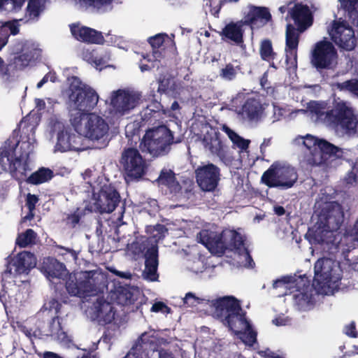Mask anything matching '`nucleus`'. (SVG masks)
Returning a JSON list of instances; mask_svg holds the SVG:
<instances>
[{"label":"nucleus","mask_w":358,"mask_h":358,"mask_svg":"<svg viewBox=\"0 0 358 358\" xmlns=\"http://www.w3.org/2000/svg\"><path fill=\"white\" fill-rule=\"evenodd\" d=\"M215 313L224 325L236 335L243 326L250 327L246 313L243 310L240 301L234 296H224L212 301Z\"/></svg>","instance_id":"f257e3e1"},{"label":"nucleus","mask_w":358,"mask_h":358,"mask_svg":"<svg viewBox=\"0 0 358 358\" xmlns=\"http://www.w3.org/2000/svg\"><path fill=\"white\" fill-rule=\"evenodd\" d=\"M20 141L8 139L3 147L0 148V166L5 172H9L12 178L17 179L18 169L22 166L23 172L27 171L32 145L29 141H23L20 145V149L24 150L19 156L15 157V151Z\"/></svg>","instance_id":"f03ea898"},{"label":"nucleus","mask_w":358,"mask_h":358,"mask_svg":"<svg viewBox=\"0 0 358 358\" xmlns=\"http://www.w3.org/2000/svg\"><path fill=\"white\" fill-rule=\"evenodd\" d=\"M174 143L173 132L165 125L150 128L146 130L141 141L140 148L153 157L164 156L168 154Z\"/></svg>","instance_id":"7ed1b4c3"},{"label":"nucleus","mask_w":358,"mask_h":358,"mask_svg":"<svg viewBox=\"0 0 358 358\" xmlns=\"http://www.w3.org/2000/svg\"><path fill=\"white\" fill-rule=\"evenodd\" d=\"M327 124L339 128L347 134L357 131L358 120L354 108L349 102L334 98L326 115Z\"/></svg>","instance_id":"20e7f679"},{"label":"nucleus","mask_w":358,"mask_h":358,"mask_svg":"<svg viewBox=\"0 0 358 358\" xmlns=\"http://www.w3.org/2000/svg\"><path fill=\"white\" fill-rule=\"evenodd\" d=\"M69 106L75 110L90 112L97 105L99 95L90 85L77 76L69 78Z\"/></svg>","instance_id":"39448f33"},{"label":"nucleus","mask_w":358,"mask_h":358,"mask_svg":"<svg viewBox=\"0 0 358 358\" xmlns=\"http://www.w3.org/2000/svg\"><path fill=\"white\" fill-rule=\"evenodd\" d=\"M297 179L298 174L294 167L275 162L262 174L261 182L270 188L287 189L293 187Z\"/></svg>","instance_id":"423d86ee"},{"label":"nucleus","mask_w":358,"mask_h":358,"mask_svg":"<svg viewBox=\"0 0 358 358\" xmlns=\"http://www.w3.org/2000/svg\"><path fill=\"white\" fill-rule=\"evenodd\" d=\"M119 162L122 168L124 179L127 182L137 181L146 174V161L136 148H124Z\"/></svg>","instance_id":"0eeeda50"},{"label":"nucleus","mask_w":358,"mask_h":358,"mask_svg":"<svg viewBox=\"0 0 358 358\" xmlns=\"http://www.w3.org/2000/svg\"><path fill=\"white\" fill-rule=\"evenodd\" d=\"M338 52L332 42L326 38L317 41L310 53V63L317 71L331 70L337 64Z\"/></svg>","instance_id":"6e6552de"},{"label":"nucleus","mask_w":358,"mask_h":358,"mask_svg":"<svg viewBox=\"0 0 358 358\" xmlns=\"http://www.w3.org/2000/svg\"><path fill=\"white\" fill-rule=\"evenodd\" d=\"M343 220L344 213L342 206L336 201L326 202L322 205L318 215L316 231H336L341 227Z\"/></svg>","instance_id":"1a4fd4ad"},{"label":"nucleus","mask_w":358,"mask_h":358,"mask_svg":"<svg viewBox=\"0 0 358 358\" xmlns=\"http://www.w3.org/2000/svg\"><path fill=\"white\" fill-rule=\"evenodd\" d=\"M93 282L94 279L87 272L73 273L69 275L65 287L69 295L85 298L98 292V287Z\"/></svg>","instance_id":"9d476101"},{"label":"nucleus","mask_w":358,"mask_h":358,"mask_svg":"<svg viewBox=\"0 0 358 358\" xmlns=\"http://www.w3.org/2000/svg\"><path fill=\"white\" fill-rule=\"evenodd\" d=\"M328 33L332 41L346 51L353 50L357 38L354 29L345 21L334 20L328 27Z\"/></svg>","instance_id":"9b49d317"},{"label":"nucleus","mask_w":358,"mask_h":358,"mask_svg":"<svg viewBox=\"0 0 358 358\" xmlns=\"http://www.w3.org/2000/svg\"><path fill=\"white\" fill-rule=\"evenodd\" d=\"M121 203L119 192L111 184L103 185L95 199L96 210L100 213H110Z\"/></svg>","instance_id":"f8f14e48"},{"label":"nucleus","mask_w":358,"mask_h":358,"mask_svg":"<svg viewBox=\"0 0 358 358\" xmlns=\"http://www.w3.org/2000/svg\"><path fill=\"white\" fill-rule=\"evenodd\" d=\"M220 176V168L212 163L200 166L195 170L196 182L203 192H213L219 184Z\"/></svg>","instance_id":"ddd939ff"},{"label":"nucleus","mask_w":358,"mask_h":358,"mask_svg":"<svg viewBox=\"0 0 358 358\" xmlns=\"http://www.w3.org/2000/svg\"><path fill=\"white\" fill-rule=\"evenodd\" d=\"M6 268L3 275L7 277L12 274V267H14L15 275L28 274L36 264L35 255L27 251H22L13 257H7Z\"/></svg>","instance_id":"4468645a"},{"label":"nucleus","mask_w":358,"mask_h":358,"mask_svg":"<svg viewBox=\"0 0 358 358\" xmlns=\"http://www.w3.org/2000/svg\"><path fill=\"white\" fill-rule=\"evenodd\" d=\"M141 95L133 91L119 89L113 92L110 105L115 113L124 115L134 109L139 103Z\"/></svg>","instance_id":"2eb2a0df"},{"label":"nucleus","mask_w":358,"mask_h":358,"mask_svg":"<svg viewBox=\"0 0 358 358\" xmlns=\"http://www.w3.org/2000/svg\"><path fill=\"white\" fill-rule=\"evenodd\" d=\"M242 19L245 25L250 27L252 30L259 29L273 23L272 15L268 7L253 4L248 6V11L244 13Z\"/></svg>","instance_id":"dca6fc26"},{"label":"nucleus","mask_w":358,"mask_h":358,"mask_svg":"<svg viewBox=\"0 0 358 358\" xmlns=\"http://www.w3.org/2000/svg\"><path fill=\"white\" fill-rule=\"evenodd\" d=\"M199 243L203 245L212 254L217 256L223 255L226 252L225 238L223 231L217 232L203 229L196 236Z\"/></svg>","instance_id":"f3484780"},{"label":"nucleus","mask_w":358,"mask_h":358,"mask_svg":"<svg viewBox=\"0 0 358 358\" xmlns=\"http://www.w3.org/2000/svg\"><path fill=\"white\" fill-rule=\"evenodd\" d=\"M116 310L111 303L103 298H98L90 308V317L99 324L105 325L115 320Z\"/></svg>","instance_id":"a211bd4d"},{"label":"nucleus","mask_w":358,"mask_h":358,"mask_svg":"<svg viewBox=\"0 0 358 358\" xmlns=\"http://www.w3.org/2000/svg\"><path fill=\"white\" fill-rule=\"evenodd\" d=\"M69 27L73 37L80 42L98 45H103L105 43L101 31L81 25L80 23L71 24Z\"/></svg>","instance_id":"6ab92c4d"},{"label":"nucleus","mask_w":358,"mask_h":358,"mask_svg":"<svg viewBox=\"0 0 358 358\" xmlns=\"http://www.w3.org/2000/svg\"><path fill=\"white\" fill-rule=\"evenodd\" d=\"M108 131V125L100 116L90 113L88 120L84 124L83 134L86 137L92 140H99L102 138Z\"/></svg>","instance_id":"aec40b11"},{"label":"nucleus","mask_w":358,"mask_h":358,"mask_svg":"<svg viewBox=\"0 0 358 358\" xmlns=\"http://www.w3.org/2000/svg\"><path fill=\"white\" fill-rule=\"evenodd\" d=\"M157 344L156 337L153 334L145 332L138 339L137 343L133 346L124 358H143L148 357L150 351L155 352Z\"/></svg>","instance_id":"412c9836"},{"label":"nucleus","mask_w":358,"mask_h":358,"mask_svg":"<svg viewBox=\"0 0 358 358\" xmlns=\"http://www.w3.org/2000/svg\"><path fill=\"white\" fill-rule=\"evenodd\" d=\"M289 15L301 31H304L313 24V13L307 5L295 3L289 10Z\"/></svg>","instance_id":"4be33fe9"},{"label":"nucleus","mask_w":358,"mask_h":358,"mask_svg":"<svg viewBox=\"0 0 358 358\" xmlns=\"http://www.w3.org/2000/svg\"><path fill=\"white\" fill-rule=\"evenodd\" d=\"M332 262L329 259H319L315 264L314 283L319 287L329 284L333 279Z\"/></svg>","instance_id":"5701e85b"},{"label":"nucleus","mask_w":358,"mask_h":358,"mask_svg":"<svg viewBox=\"0 0 358 358\" xmlns=\"http://www.w3.org/2000/svg\"><path fill=\"white\" fill-rule=\"evenodd\" d=\"M243 26L245 25L243 19L236 22H231L224 26L222 30L220 32V35L222 40L227 42H233L234 44L240 45L244 42Z\"/></svg>","instance_id":"b1692460"},{"label":"nucleus","mask_w":358,"mask_h":358,"mask_svg":"<svg viewBox=\"0 0 358 358\" xmlns=\"http://www.w3.org/2000/svg\"><path fill=\"white\" fill-rule=\"evenodd\" d=\"M145 271L144 274L146 279L150 281H156L159 278L157 273L158 247L152 245L145 253Z\"/></svg>","instance_id":"393cba45"},{"label":"nucleus","mask_w":358,"mask_h":358,"mask_svg":"<svg viewBox=\"0 0 358 358\" xmlns=\"http://www.w3.org/2000/svg\"><path fill=\"white\" fill-rule=\"evenodd\" d=\"M264 108L261 101L256 98H248L242 106L238 114L248 121H258L263 113Z\"/></svg>","instance_id":"a878e982"},{"label":"nucleus","mask_w":358,"mask_h":358,"mask_svg":"<svg viewBox=\"0 0 358 358\" xmlns=\"http://www.w3.org/2000/svg\"><path fill=\"white\" fill-rule=\"evenodd\" d=\"M42 270L50 280L54 278L61 279L68 274V271L64 264L59 262L54 257H48L43 260Z\"/></svg>","instance_id":"bb28decb"},{"label":"nucleus","mask_w":358,"mask_h":358,"mask_svg":"<svg viewBox=\"0 0 358 358\" xmlns=\"http://www.w3.org/2000/svg\"><path fill=\"white\" fill-rule=\"evenodd\" d=\"M318 148L320 149V152H322V155L328 165L334 161L343 159L344 152L343 149L325 139H321L319 141Z\"/></svg>","instance_id":"cd10ccee"},{"label":"nucleus","mask_w":358,"mask_h":358,"mask_svg":"<svg viewBox=\"0 0 358 358\" xmlns=\"http://www.w3.org/2000/svg\"><path fill=\"white\" fill-rule=\"evenodd\" d=\"M110 299L115 303L122 306H129L134 304L136 298L129 287L119 286L110 294Z\"/></svg>","instance_id":"c85d7f7f"},{"label":"nucleus","mask_w":358,"mask_h":358,"mask_svg":"<svg viewBox=\"0 0 358 358\" xmlns=\"http://www.w3.org/2000/svg\"><path fill=\"white\" fill-rule=\"evenodd\" d=\"M37 48H35L33 45L24 43L22 45L19 55L14 57V64L20 68L26 67L37 57Z\"/></svg>","instance_id":"c756f323"},{"label":"nucleus","mask_w":358,"mask_h":358,"mask_svg":"<svg viewBox=\"0 0 358 358\" xmlns=\"http://www.w3.org/2000/svg\"><path fill=\"white\" fill-rule=\"evenodd\" d=\"M223 236L225 238L226 250L241 252L244 247V239L243 236L234 229H224Z\"/></svg>","instance_id":"7c9ffc66"},{"label":"nucleus","mask_w":358,"mask_h":358,"mask_svg":"<svg viewBox=\"0 0 358 358\" xmlns=\"http://www.w3.org/2000/svg\"><path fill=\"white\" fill-rule=\"evenodd\" d=\"M61 320L62 318L59 315H52V318L48 323V329L45 335L55 336L60 342L66 343L69 339L66 332L63 329Z\"/></svg>","instance_id":"2f4dec72"},{"label":"nucleus","mask_w":358,"mask_h":358,"mask_svg":"<svg viewBox=\"0 0 358 358\" xmlns=\"http://www.w3.org/2000/svg\"><path fill=\"white\" fill-rule=\"evenodd\" d=\"M202 144L203 147L208 150L213 155L220 157L224 154L223 144L217 133H207L205 134L202 139Z\"/></svg>","instance_id":"473e14b6"},{"label":"nucleus","mask_w":358,"mask_h":358,"mask_svg":"<svg viewBox=\"0 0 358 358\" xmlns=\"http://www.w3.org/2000/svg\"><path fill=\"white\" fill-rule=\"evenodd\" d=\"M20 31L19 24L16 21L0 22V48L8 43L10 34L17 35Z\"/></svg>","instance_id":"72a5a7b5"},{"label":"nucleus","mask_w":358,"mask_h":358,"mask_svg":"<svg viewBox=\"0 0 358 358\" xmlns=\"http://www.w3.org/2000/svg\"><path fill=\"white\" fill-rule=\"evenodd\" d=\"M341 6L351 24L358 27V0H343Z\"/></svg>","instance_id":"f704fd0d"},{"label":"nucleus","mask_w":358,"mask_h":358,"mask_svg":"<svg viewBox=\"0 0 358 358\" xmlns=\"http://www.w3.org/2000/svg\"><path fill=\"white\" fill-rule=\"evenodd\" d=\"M54 177L53 171L49 168L41 167L32 173L27 179V182L31 185H40L48 182Z\"/></svg>","instance_id":"c9c22d12"},{"label":"nucleus","mask_w":358,"mask_h":358,"mask_svg":"<svg viewBox=\"0 0 358 358\" xmlns=\"http://www.w3.org/2000/svg\"><path fill=\"white\" fill-rule=\"evenodd\" d=\"M70 122L75 131L81 134L84 132V124L88 120L87 111L75 110L71 108Z\"/></svg>","instance_id":"e433bc0d"},{"label":"nucleus","mask_w":358,"mask_h":358,"mask_svg":"<svg viewBox=\"0 0 358 358\" xmlns=\"http://www.w3.org/2000/svg\"><path fill=\"white\" fill-rule=\"evenodd\" d=\"M114 0H78L81 6L91 8L99 13H105L113 8Z\"/></svg>","instance_id":"4c0bfd02"},{"label":"nucleus","mask_w":358,"mask_h":358,"mask_svg":"<svg viewBox=\"0 0 358 358\" xmlns=\"http://www.w3.org/2000/svg\"><path fill=\"white\" fill-rule=\"evenodd\" d=\"M82 59L94 66L96 69H102L106 66V62L103 57L98 56L94 50L83 49L81 52Z\"/></svg>","instance_id":"58836bf2"},{"label":"nucleus","mask_w":358,"mask_h":358,"mask_svg":"<svg viewBox=\"0 0 358 358\" xmlns=\"http://www.w3.org/2000/svg\"><path fill=\"white\" fill-rule=\"evenodd\" d=\"M301 30L297 27L296 28L294 25L288 24L286 27V35H285V47L298 48L299 43V36Z\"/></svg>","instance_id":"ea45409f"},{"label":"nucleus","mask_w":358,"mask_h":358,"mask_svg":"<svg viewBox=\"0 0 358 358\" xmlns=\"http://www.w3.org/2000/svg\"><path fill=\"white\" fill-rule=\"evenodd\" d=\"M36 233L32 229H27L25 231L17 235L15 244L24 248L36 243Z\"/></svg>","instance_id":"a19ab883"},{"label":"nucleus","mask_w":358,"mask_h":358,"mask_svg":"<svg viewBox=\"0 0 358 358\" xmlns=\"http://www.w3.org/2000/svg\"><path fill=\"white\" fill-rule=\"evenodd\" d=\"M304 160L306 163L310 166H328L318 147L310 150V152L305 156Z\"/></svg>","instance_id":"79ce46f5"},{"label":"nucleus","mask_w":358,"mask_h":358,"mask_svg":"<svg viewBox=\"0 0 358 358\" xmlns=\"http://www.w3.org/2000/svg\"><path fill=\"white\" fill-rule=\"evenodd\" d=\"M332 87L341 92H349L352 94L358 96V79L352 78L343 83H335L332 84Z\"/></svg>","instance_id":"37998d69"},{"label":"nucleus","mask_w":358,"mask_h":358,"mask_svg":"<svg viewBox=\"0 0 358 358\" xmlns=\"http://www.w3.org/2000/svg\"><path fill=\"white\" fill-rule=\"evenodd\" d=\"M259 54L261 58L267 62L273 61L276 57L277 54L273 51L272 42L270 39L266 38L261 41Z\"/></svg>","instance_id":"c03bdc74"},{"label":"nucleus","mask_w":358,"mask_h":358,"mask_svg":"<svg viewBox=\"0 0 358 358\" xmlns=\"http://www.w3.org/2000/svg\"><path fill=\"white\" fill-rule=\"evenodd\" d=\"M327 103L324 102L311 101L308 106V110L314 114L317 119L327 124L326 115L327 113Z\"/></svg>","instance_id":"a18cd8bd"},{"label":"nucleus","mask_w":358,"mask_h":358,"mask_svg":"<svg viewBox=\"0 0 358 358\" xmlns=\"http://www.w3.org/2000/svg\"><path fill=\"white\" fill-rule=\"evenodd\" d=\"M71 133L67 131H61L57 134V142L56 148L60 152H66L70 150Z\"/></svg>","instance_id":"49530a36"},{"label":"nucleus","mask_w":358,"mask_h":358,"mask_svg":"<svg viewBox=\"0 0 358 358\" xmlns=\"http://www.w3.org/2000/svg\"><path fill=\"white\" fill-rule=\"evenodd\" d=\"M225 131L236 147L243 150L248 148L250 142L249 140L244 139L230 128L226 127Z\"/></svg>","instance_id":"de8ad7c7"},{"label":"nucleus","mask_w":358,"mask_h":358,"mask_svg":"<svg viewBox=\"0 0 358 358\" xmlns=\"http://www.w3.org/2000/svg\"><path fill=\"white\" fill-rule=\"evenodd\" d=\"M239 71V66H235L233 64L229 63L220 71V76L225 80L231 81L236 78Z\"/></svg>","instance_id":"09e8293b"},{"label":"nucleus","mask_w":358,"mask_h":358,"mask_svg":"<svg viewBox=\"0 0 358 358\" xmlns=\"http://www.w3.org/2000/svg\"><path fill=\"white\" fill-rule=\"evenodd\" d=\"M160 111H163V113L165 114V110L163 109V106L160 102L157 101H152L150 104H149L142 112L143 119L144 120H148L150 119L149 116H152L154 114L159 113Z\"/></svg>","instance_id":"8fccbe9b"},{"label":"nucleus","mask_w":358,"mask_h":358,"mask_svg":"<svg viewBox=\"0 0 358 358\" xmlns=\"http://www.w3.org/2000/svg\"><path fill=\"white\" fill-rule=\"evenodd\" d=\"M297 50L298 48L285 47V62L289 69L297 67Z\"/></svg>","instance_id":"3c124183"},{"label":"nucleus","mask_w":358,"mask_h":358,"mask_svg":"<svg viewBox=\"0 0 358 358\" xmlns=\"http://www.w3.org/2000/svg\"><path fill=\"white\" fill-rule=\"evenodd\" d=\"M149 245V238L146 237H142L134 241L131 245V248L133 252L135 254L140 255L144 252H145L150 248H148Z\"/></svg>","instance_id":"603ef678"},{"label":"nucleus","mask_w":358,"mask_h":358,"mask_svg":"<svg viewBox=\"0 0 358 358\" xmlns=\"http://www.w3.org/2000/svg\"><path fill=\"white\" fill-rule=\"evenodd\" d=\"M41 3L40 0H29L27 11L30 19L37 18L41 12Z\"/></svg>","instance_id":"864d4df0"},{"label":"nucleus","mask_w":358,"mask_h":358,"mask_svg":"<svg viewBox=\"0 0 358 358\" xmlns=\"http://www.w3.org/2000/svg\"><path fill=\"white\" fill-rule=\"evenodd\" d=\"M83 213L77 208L72 213L68 214L64 220L66 224L71 228H75L80 222Z\"/></svg>","instance_id":"5fc2aeb1"},{"label":"nucleus","mask_w":358,"mask_h":358,"mask_svg":"<svg viewBox=\"0 0 358 358\" xmlns=\"http://www.w3.org/2000/svg\"><path fill=\"white\" fill-rule=\"evenodd\" d=\"M344 182L345 186L348 187H355L358 185V169L356 167L355 164L346 174L344 178Z\"/></svg>","instance_id":"6e6d98bb"},{"label":"nucleus","mask_w":358,"mask_h":358,"mask_svg":"<svg viewBox=\"0 0 358 358\" xmlns=\"http://www.w3.org/2000/svg\"><path fill=\"white\" fill-rule=\"evenodd\" d=\"M175 173L172 170L163 169L157 178L160 185L167 186L169 183L173 182L176 179Z\"/></svg>","instance_id":"4d7b16f0"},{"label":"nucleus","mask_w":358,"mask_h":358,"mask_svg":"<svg viewBox=\"0 0 358 358\" xmlns=\"http://www.w3.org/2000/svg\"><path fill=\"white\" fill-rule=\"evenodd\" d=\"M294 303L299 308H303L308 305L310 300V295L308 292H299L293 296Z\"/></svg>","instance_id":"13d9d810"},{"label":"nucleus","mask_w":358,"mask_h":358,"mask_svg":"<svg viewBox=\"0 0 358 358\" xmlns=\"http://www.w3.org/2000/svg\"><path fill=\"white\" fill-rule=\"evenodd\" d=\"M61 308L62 304L57 299L53 298L49 300L48 302L43 306L41 310H48L49 313H53V315H59Z\"/></svg>","instance_id":"bf43d9fd"},{"label":"nucleus","mask_w":358,"mask_h":358,"mask_svg":"<svg viewBox=\"0 0 358 358\" xmlns=\"http://www.w3.org/2000/svg\"><path fill=\"white\" fill-rule=\"evenodd\" d=\"M166 34H158L154 36H151L148 38V42L150 44L152 48H162L165 38L167 37Z\"/></svg>","instance_id":"052dcab7"},{"label":"nucleus","mask_w":358,"mask_h":358,"mask_svg":"<svg viewBox=\"0 0 358 358\" xmlns=\"http://www.w3.org/2000/svg\"><path fill=\"white\" fill-rule=\"evenodd\" d=\"M301 138L303 139V144L309 150H311L315 148L318 147L319 141L321 140L310 134H307L306 136L301 137Z\"/></svg>","instance_id":"680f3d73"},{"label":"nucleus","mask_w":358,"mask_h":358,"mask_svg":"<svg viewBox=\"0 0 358 358\" xmlns=\"http://www.w3.org/2000/svg\"><path fill=\"white\" fill-rule=\"evenodd\" d=\"M27 117H24L18 125L19 131H22V133L27 134L28 131L34 134L35 127L27 122Z\"/></svg>","instance_id":"e2e57ef3"},{"label":"nucleus","mask_w":358,"mask_h":358,"mask_svg":"<svg viewBox=\"0 0 358 358\" xmlns=\"http://www.w3.org/2000/svg\"><path fill=\"white\" fill-rule=\"evenodd\" d=\"M82 140V137L76 134H71V143L70 150H82L80 141Z\"/></svg>","instance_id":"0e129e2a"},{"label":"nucleus","mask_w":358,"mask_h":358,"mask_svg":"<svg viewBox=\"0 0 358 358\" xmlns=\"http://www.w3.org/2000/svg\"><path fill=\"white\" fill-rule=\"evenodd\" d=\"M151 311L155 313H169L171 312V308L167 306L164 302L158 301L155 302L152 306L151 307Z\"/></svg>","instance_id":"69168bd1"},{"label":"nucleus","mask_w":358,"mask_h":358,"mask_svg":"<svg viewBox=\"0 0 358 358\" xmlns=\"http://www.w3.org/2000/svg\"><path fill=\"white\" fill-rule=\"evenodd\" d=\"M243 341L246 345L252 346L257 342V333L250 329L247 334H244Z\"/></svg>","instance_id":"338daca9"},{"label":"nucleus","mask_w":358,"mask_h":358,"mask_svg":"<svg viewBox=\"0 0 358 358\" xmlns=\"http://www.w3.org/2000/svg\"><path fill=\"white\" fill-rule=\"evenodd\" d=\"M38 196L36 194L28 193L26 197V206L29 210L36 209V205L38 202Z\"/></svg>","instance_id":"774afa93"}]
</instances>
